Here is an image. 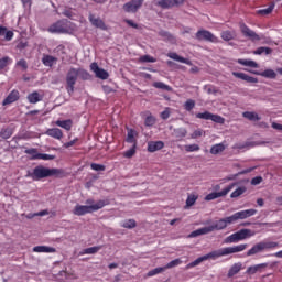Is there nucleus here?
<instances>
[{
	"label": "nucleus",
	"mask_w": 282,
	"mask_h": 282,
	"mask_svg": "<svg viewBox=\"0 0 282 282\" xmlns=\"http://www.w3.org/2000/svg\"><path fill=\"white\" fill-rule=\"evenodd\" d=\"M167 57L172 58V61H177L178 63H184L185 65H191V61L177 55V53H175V52L167 53Z\"/></svg>",
	"instance_id": "obj_28"
},
{
	"label": "nucleus",
	"mask_w": 282,
	"mask_h": 282,
	"mask_svg": "<svg viewBox=\"0 0 282 282\" xmlns=\"http://www.w3.org/2000/svg\"><path fill=\"white\" fill-rule=\"evenodd\" d=\"M160 35L164 39V41H167L169 43L175 44L177 43V40L173 36V34L169 32H162Z\"/></svg>",
	"instance_id": "obj_41"
},
{
	"label": "nucleus",
	"mask_w": 282,
	"mask_h": 282,
	"mask_svg": "<svg viewBox=\"0 0 282 282\" xmlns=\"http://www.w3.org/2000/svg\"><path fill=\"white\" fill-rule=\"evenodd\" d=\"M86 204H90L89 206L87 205H77L75 206L73 213L77 215L78 217L83 215H87L89 213H94L96 210H100V208H105L107 206L106 200H98L97 203L94 204V199H88L86 200Z\"/></svg>",
	"instance_id": "obj_5"
},
{
	"label": "nucleus",
	"mask_w": 282,
	"mask_h": 282,
	"mask_svg": "<svg viewBox=\"0 0 282 282\" xmlns=\"http://www.w3.org/2000/svg\"><path fill=\"white\" fill-rule=\"evenodd\" d=\"M156 6H159V8H162L163 10H169L173 8V2L172 0H161L156 2Z\"/></svg>",
	"instance_id": "obj_40"
},
{
	"label": "nucleus",
	"mask_w": 282,
	"mask_h": 282,
	"mask_svg": "<svg viewBox=\"0 0 282 282\" xmlns=\"http://www.w3.org/2000/svg\"><path fill=\"white\" fill-rule=\"evenodd\" d=\"M78 78L87 80V78H89V73L83 68L70 67L66 73V91H68L69 96L74 94Z\"/></svg>",
	"instance_id": "obj_2"
},
{
	"label": "nucleus",
	"mask_w": 282,
	"mask_h": 282,
	"mask_svg": "<svg viewBox=\"0 0 282 282\" xmlns=\"http://www.w3.org/2000/svg\"><path fill=\"white\" fill-rule=\"evenodd\" d=\"M15 67H19L22 69V72H28V61L25 59H20L17 62Z\"/></svg>",
	"instance_id": "obj_54"
},
{
	"label": "nucleus",
	"mask_w": 282,
	"mask_h": 282,
	"mask_svg": "<svg viewBox=\"0 0 282 282\" xmlns=\"http://www.w3.org/2000/svg\"><path fill=\"white\" fill-rule=\"evenodd\" d=\"M164 149V142L162 141H151L148 143L149 153H155V151H160Z\"/></svg>",
	"instance_id": "obj_18"
},
{
	"label": "nucleus",
	"mask_w": 282,
	"mask_h": 282,
	"mask_svg": "<svg viewBox=\"0 0 282 282\" xmlns=\"http://www.w3.org/2000/svg\"><path fill=\"white\" fill-rule=\"evenodd\" d=\"M254 74H258V76H262L263 78H271V79L276 78V73L272 69H265L262 73H254Z\"/></svg>",
	"instance_id": "obj_37"
},
{
	"label": "nucleus",
	"mask_w": 282,
	"mask_h": 282,
	"mask_svg": "<svg viewBox=\"0 0 282 282\" xmlns=\"http://www.w3.org/2000/svg\"><path fill=\"white\" fill-rule=\"evenodd\" d=\"M184 109H185L186 111H193V109H195V100L188 99V100L184 104Z\"/></svg>",
	"instance_id": "obj_56"
},
{
	"label": "nucleus",
	"mask_w": 282,
	"mask_h": 282,
	"mask_svg": "<svg viewBox=\"0 0 282 282\" xmlns=\"http://www.w3.org/2000/svg\"><path fill=\"white\" fill-rule=\"evenodd\" d=\"M202 135H206V132L203 129H197L191 134V138L197 140V138H202Z\"/></svg>",
	"instance_id": "obj_57"
},
{
	"label": "nucleus",
	"mask_w": 282,
	"mask_h": 282,
	"mask_svg": "<svg viewBox=\"0 0 282 282\" xmlns=\"http://www.w3.org/2000/svg\"><path fill=\"white\" fill-rule=\"evenodd\" d=\"M236 235H238V239L240 241H243L246 239H250V237H254V231H252L251 229H241L237 231Z\"/></svg>",
	"instance_id": "obj_23"
},
{
	"label": "nucleus",
	"mask_w": 282,
	"mask_h": 282,
	"mask_svg": "<svg viewBox=\"0 0 282 282\" xmlns=\"http://www.w3.org/2000/svg\"><path fill=\"white\" fill-rule=\"evenodd\" d=\"M135 226H138V223H135L134 219L126 220V221L122 224V228H128L129 230H131L132 228H135Z\"/></svg>",
	"instance_id": "obj_50"
},
{
	"label": "nucleus",
	"mask_w": 282,
	"mask_h": 282,
	"mask_svg": "<svg viewBox=\"0 0 282 282\" xmlns=\"http://www.w3.org/2000/svg\"><path fill=\"white\" fill-rule=\"evenodd\" d=\"M239 29L242 35H245L246 39H249V41H252V43H257V41H261L263 39L261 35L257 34L253 30H251L246 23L240 22Z\"/></svg>",
	"instance_id": "obj_8"
},
{
	"label": "nucleus",
	"mask_w": 282,
	"mask_h": 282,
	"mask_svg": "<svg viewBox=\"0 0 282 282\" xmlns=\"http://www.w3.org/2000/svg\"><path fill=\"white\" fill-rule=\"evenodd\" d=\"M213 225L209 227H203L198 230H195L191 234V237H199V235H208V232H213Z\"/></svg>",
	"instance_id": "obj_29"
},
{
	"label": "nucleus",
	"mask_w": 282,
	"mask_h": 282,
	"mask_svg": "<svg viewBox=\"0 0 282 282\" xmlns=\"http://www.w3.org/2000/svg\"><path fill=\"white\" fill-rule=\"evenodd\" d=\"M46 135L54 138L55 140H63V130L58 128H52L46 130Z\"/></svg>",
	"instance_id": "obj_26"
},
{
	"label": "nucleus",
	"mask_w": 282,
	"mask_h": 282,
	"mask_svg": "<svg viewBox=\"0 0 282 282\" xmlns=\"http://www.w3.org/2000/svg\"><path fill=\"white\" fill-rule=\"evenodd\" d=\"M76 31V24L69 20H59L51 24L47 32L51 34H73Z\"/></svg>",
	"instance_id": "obj_4"
},
{
	"label": "nucleus",
	"mask_w": 282,
	"mask_h": 282,
	"mask_svg": "<svg viewBox=\"0 0 282 282\" xmlns=\"http://www.w3.org/2000/svg\"><path fill=\"white\" fill-rule=\"evenodd\" d=\"M225 221H226L227 225L228 224H235V221H238L237 214H234V215H231L229 217H226Z\"/></svg>",
	"instance_id": "obj_61"
},
{
	"label": "nucleus",
	"mask_w": 282,
	"mask_h": 282,
	"mask_svg": "<svg viewBox=\"0 0 282 282\" xmlns=\"http://www.w3.org/2000/svg\"><path fill=\"white\" fill-rule=\"evenodd\" d=\"M171 117V108H165L163 112H161L162 120H169Z\"/></svg>",
	"instance_id": "obj_60"
},
{
	"label": "nucleus",
	"mask_w": 282,
	"mask_h": 282,
	"mask_svg": "<svg viewBox=\"0 0 282 282\" xmlns=\"http://www.w3.org/2000/svg\"><path fill=\"white\" fill-rule=\"evenodd\" d=\"M28 41H20L18 44H17V50H25V47H28Z\"/></svg>",
	"instance_id": "obj_64"
},
{
	"label": "nucleus",
	"mask_w": 282,
	"mask_h": 282,
	"mask_svg": "<svg viewBox=\"0 0 282 282\" xmlns=\"http://www.w3.org/2000/svg\"><path fill=\"white\" fill-rule=\"evenodd\" d=\"M166 270L165 267H160L148 272V276H155V274H162Z\"/></svg>",
	"instance_id": "obj_52"
},
{
	"label": "nucleus",
	"mask_w": 282,
	"mask_h": 282,
	"mask_svg": "<svg viewBox=\"0 0 282 282\" xmlns=\"http://www.w3.org/2000/svg\"><path fill=\"white\" fill-rule=\"evenodd\" d=\"M237 63L245 67H252L253 69L259 68V64L252 59H238Z\"/></svg>",
	"instance_id": "obj_30"
},
{
	"label": "nucleus",
	"mask_w": 282,
	"mask_h": 282,
	"mask_svg": "<svg viewBox=\"0 0 282 282\" xmlns=\"http://www.w3.org/2000/svg\"><path fill=\"white\" fill-rule=\"evenodd\" d=\"M274 248H279V242H258L247 251V257H253V254H259V252H263V250H273Z\"/></svg>",
	"instance_id": "obj_6"
},
{
	"label": "nucleus",
	"mask_w": 282,
	"mask_h": 282,
	"mask_svg": "<svg viewBox=\"0 0 282 282\" xmlns=\"http://www.w3.org/2000/svg\"><path fill=\"white\" fill-rule=\"evenodd\" d=\"M90 69L94 72L95 76L101 80H107V78H109V73L102 68H99L98 63H91Z\"/></svg>",
	"instance_id": "obj_14"
},
{
	"label": "nucleus",
	"mask_w": 282,
	"mask_h": 282,
	"mask_svg": "<svg viewBox=\"0 0 282 282\" xmlns=\"http://www.w3.org/2000/svg\"><path fill=\"white\" fill-rule=\"evenodd\" d=\"M176 265H182V260L181 259H175V260H172L171 262H169L165 265V270H171V268H176Z\"/></svg>",
	"instance_id": "obj_53"
},
{
	"label": "nucleus",
	"mask_w": 282,
	"mask_h": 282,
	"mask_svg": "<svg viewBox=\"0 0 282 282\" xmlns=\"http://www.w3.org/2000/svg\"><path fill=\"white\" fill-rule=\"evenodd\" d=\"M57 61H58V58H56L52 55H44L42 58V63L46 67H52V65H54V63H57Z\"/></svg>",
	"instance_id": "obj_31"
},
{
	"label": "nucleus",
	"mask_w": 282,
	"mask_h": 282,
	"mask_svg": "<svg viewBox=\"0 0 282 282\" xmlns=\"http://www.w3.org/2000/svg\"><path fill=\"white\" fill-rule=\"evenodd\" d=\"M10 63H12V59L8 56L0 58V72L2 69H6V67H8V65H10Z\"/></svg>",
	"instance_id": "obj_46"
},
{
	"label": "nucleus",
	"mask_w": 282,
	"mask_h": 282,
	"mask_svg": "<svg viewBox=\"0 0 282 282\" xmlns=\"http://www.w3.org/2000/svg\"><path fill=\"white\" fill-rule=\"evenodd\" d=\"M138 132L133 129L128 130L126 142H129L130 144H133L134 147H138Z\"/></svg>",
	"instance_id": "obj_24"
},
{
	"label": "nucleus",
	"mask_w": 282,
	"mask_h": 282,
	"mask_svg": "<svg viewBox=\"0 0 282 282\" xmlns=\"http://www.w3.org/2000/svg\"><path fill=\"white\" fill-rule=\"evenodd\" d=\"M243 270V264L241 262L235 263L228 271V279H232L236 274H239Z\"/></svg>",
	"instance_id": "obj_25"
},
{
	"label": "nucleus",
	"mask_w": 282,
	"mask_h": 282,
	"mask_svg": "<svg viewBox=\"0 0 282 282\" xmlns=\"http://www.w3.org/2000/svg\"><path fill=\"white\" fill-rule=\"evenodd\" d=\"M196 39L197 41H207L208 43H219V39L208 30L197 31Z\"/></svg>",
	"instance_id": "obj_10"
},
{
	"label": "nucleus",
	"mask_w": 282,
	"mask_h": 282,
	"mask_svg": "<svg viewBox=\"0 0 282 282\" xmlns=\"http://www.w3.org/2000/svg\"><path fill=\"white\" fill-rule=\"evenodd\" d=\"M196 118H198L199 120H212L217 124H224V122H226V119H224L221 116L213 115L212 112H208V111L196 113Z\"/></svg>",
	"instance_id": "obj_9"
},
{
	"label": "nucleus",
	"mask_w": 282,
	"mask_h": 282,
	"mask_svg": "<svg viewBox=\"0 0 282 282\" xmlns=\"http://www.w3.org/2000/svg\"><path fill=\"white\" fill-rule=\"evenodd\" d=\"M33 252L52 253V252H56V248L47 247V246H36V247L33 248Z\"/></svg>",
	"instance_id": "obj_32"
},
{
	"label": "nucleus",
	"mask_w": 282,
	"mask_h": 282,
	"mask_svg": "<svg viewBox=\"0 0 282 282\" xmlns=\"http://www.w3.org/2000/svg\"><path fill=\"white\" fill-rule=\"evenodd\" d=\"M89 21L91 25H94L95 28H99L100 30H107V25H105V21H102L100 18H96V15L90 14Z\"/></svg>",
	"instance_id": "obj_20"
},
{
	"label": "nucleus",
	"mask_w": 282,
	"mask_h": 282,
	"mask_svg": "<svg viewBox=\"0 0 282 282\" xmlns=\"http://www.w3.org/2000/svg\"><path fill=\"white\" fill-rule=\"evenodd\" d=\"M272 10H274V4L269 6L267 9L259 10L258 14L265 17L268 14H272Z\"/></svg>",
	"instance_id": "obj_55"
},
{
	"label": "nucleus",
	"mask_w": 282,
	"mask_h": 282,
	"mask_svg": "<svg viewBox=\"0 0 282 282\" xmlns=\"http://www.w3.org/2000/svg\"><path fill=\"white\" fill-rule=\"evenodd\" d=\"M90 169H93V171H105V165L98 164V163H93L90 164Z\"/></svg>",
	"instance_id": "obj_62"
},
{
	"label": "nucleus",
	"mask_w": 282,
	"mask_h": 282,
	"mask_svg": "<svg viewBox=\"0 0 282 282\" xmlns=\"http://www.w3.org/2000/svg\"><path fill=\"white\" fill-rule=\"evenodd\" d=\"M99 250H102V246L86 248L80 254H96Z\"/></svg>",
	"instance_id": "obj_38"
},
{
	"label": "nucleus",
	"mask_w": 282,
	"mask_h": 282,
	"mask_svg": "<svg viewBox=\"0 0 282 282\" xmlns=\"http://www.w3.org/2000/svg\"><path fill=\"white\" fill-rule=\"evenodd\" d=\"M228 225L226 223V218H221L218 221H216L214 225H212L213 230H224V228H227Z\"/></svg>",
	"instance_id": "obj_36"
},
{
	"label": "nucleus",
	"mask_w": 282,
	"mask_h": 282,
	"mask_svg": "<svg viewBox=\"0 0 282 282\" xmlns=\"http://www.w3.org/2000/svg\"><path fill=\"white\" fill-rule=\"evenodd\" d=\"M265 268H268V263L251 265L247 269V274L252 275V274H257V272H263Z\"/></svg>",
	"instance_id": "obj_21"
},
{
	"label": "nucleus",
	"mask_w": 282,
	"mask_h": 282,
	"mask_svg": "<svg viewBox=\"0 0 282 282\" xmlns=\"http://www.w3.org/2000/svg\"><path fill=\"white\" fill-rule=\"evenodd\" d=\"M272 53V48L270 47H265V46H261L258 50L253 51V54L256 55H261V54H271Z\"/></svg>",
	"instance_id": "obj_47"
},
{
	"label": "nucleus",
	"mask_w": 282,
	"mask_h": 282,
	"mask_svg": "<svg viewBox=\"0 0 282 282\" xmlns=\"http://www.w3.org/2000/svg\"><path fill=\"white\" fill-rule=\"evenodd\" d=\"M45 98V93L43 90L33 91L28 95L26 99L31 105H36V102H41Z\"/></svg>",
	"instance_id": "obj_15"
},
{
	"label": "nucleus",
	"mask_w": 282,
	"mask_h": 282,
	"mask_svg": "<svg viewBox=\"0 0 282 282\" xmlns=\"http://www.w3.org/2000/svg\"><path fill=\"white\" fill-rule=\"evenodd\" d=\"M24 153H26V155H32L31 160H55L56 158L54 155L39 153L36 148L26 149Z\"/></svg>",
	"instance_id": "obj_11"
},
{
	"label": "nucleus",
	"mask_w": 282,
	"mask_h": 282,
	"mask_svg": "<svg viewBox=\"0 0 282 282\" xmlns=\"http://www.w3.org/2000/svg\"><path fill=\"white\" fill-rule=\"evenodd\" d=\"M64 175L65 171L61 169H50L43 165H39L33 170L31 177L32 180L39 181L45 177H63Z\"/></svg>",
	"instance_id": "obj_3"
},
{
	"label": "nucleus",
	"mask_w": 282,
	"mask_h": 282,
	"mask_svg": "<svg viewBox=\"0 0 282 282\" xmlns=\"http://www.w3.org/2000/svg\"><path fill=\"white\" fill-rule=\"evenodd\" d=\"M274 248H279V242H258L247 251V257H253V254H259V252H263V250H273Z\"/></svg>",
	"instance_id": "obj_7"
},
{
	"label": "nucleus",
	"mask_w": 282,
	"mask_h": 282,
	"mask_svg": "<svg viewBox=\"0 0 282 282\" xmlns=\"http://www.w3.org/2000/svg\"><path fill=\"white\" fill-rule=\"evenodd\" d=\"M144 0H131L123 6L124 12H138L142 8Z\"/></svg>",
	"instance_id": "obj_13"
},
{
	"label": "nucleus",
	"mask_w": 282,
	"mask_h": 282,
	"mask_svg": "<svg viewBox=\"0 0 282 282\" xmlns=\"http://www.w3.org/2000/svg\"><path fill=\"white\" fill-rule=\"evenodd\" d=\"M239 236L237 235V232H235L225 238L224 243H239Z\"/></svg>",
	"instance_id": "obj_42"
},
{
	"label": "nucleus",
	"mask_w": 282,
	"mask_h": 282,
	"mask_svg": "<svg viewBox=\"0 0 282 282\" xmlns=\"http://www.w3.org/2000/svg\"><path fill=\"white\" fill-rule=\"evenodd\" d=\"M135 145H132V148L123 153V158H133L135 155Z\"/></svg>",
	"instance_id": "obj_59"
},
{
	"label": "nucleus",
	"mask_w": 282,
	"mask_h": 282,
	"mask_svg": "<svg viewBox=\"0 0 282 282\" xmlns=\"http://www.w3.org/2000/svg\"><path fill=\"white\" fill-rule=\"evenodd\" d=\"M156 89H163L164 91H171V86L162 83V82H154L152 84Z\"/></svg>",
	"instance_id": "obj_44"
},
{
	"label": "nucleus",
	"mask_w": 282,
	"mask_h": 282,
	"mask_svg": "<svg viewBox=\"0 0 282 282\" xmlns=\"http://www.w3.org/2000/svg\"><path fill=\"white\" fill-rule=\"evenodd\" d=\"M232 188H235V184H231L229 186H227L226 188H224L221 192H214L208 194L205 199L206 202H213V199H217L219 197H226V195L228 194L229 191H232Z\"/></svg>",
	"instance_id": "obj_12"
},
{
	"label": "nucleus",
	"mask_w": 282,
	"mask_h": 282,
	"mask_svg": "<svg viewBox=\"0 0 282 282\" xmlns=\"http://www.w3.org/2000/svg\"><path fill=\"white\" fill-rule=\"evenodd\" d=\"M0 138H3V140H8L9 138H12V130L9 128H3L0 131Z\"/></svg>",
	"instance_id": "obj_48"
},
{
	"label": "nucleus",
	"mask_w": 282,
	"mask_h": 282,
	"mask_svg": "<svg viewBox=\"0 0 282 282\" xmlns=\"http://www.w3.org/2000/svg\"><path fill=\"white\" fill-rule=\"evenodd\" d=\"M232 76H235V78H240V80H246V83H259V79L257 77L249 76L246 73L234 72Z\"/></svg>",
	"instance_id": "obj_17"
},
{
	"label": "nucleus",
	"mask_w": 282,
	"mask_h": 282,
	"mask_svg": "<svg viewBox=\"0 0 282 282\" xmlns=\"http://www.w3.org/2000/svg\"><path fill=\"white\" fill-rule=\"evenodd\" d=\"M246 191H248V188L246 186L238 187L236 191H234L231 193V195H230L231 199L241 197V195H243V193H246Z\"/></svg>",
	"instance_id": "obj_39"
},
{
	"label": "nucleus",
	"mask_w": 282,
	"mask_h": 282,
	"mask_svg": "<svg viewBox=\"0 0 282 282\" xmlns=\"http://www.w3.org/2000/svg\"><path fill=\"white\" fill-rule=\"evenodd\" d=\"M56 127H61L62 129H65L66 131H72V127H74V121L72 119H67L64 121L57 120L55 121Z\"/></svg>",
	"instance_id": "obj_27"
},
{
	"label": "nucleus",
	"mask_w": 282,
	"mask_h": 282,
	"mask_svg": "<svg viewBox=\"0 0 282 282\" xmlns=\"http://www.w3.org/2000/svg\"><path fill=\"white\" fill-rule=\"evenodd\" d=\"M175 133H176V138H186V129H178V130H175Z\"/></svg>",
	"instance_id": "obj_63"
},
{
	"label": "nucleus",
	"mask_w": 282,
	"mask_h": 282,
	"mask_svg": "<svg viewBox=\"0 0 282 282\" xmlns=\"http://www.w3.org/2000/svg\"><path fill=\"white\" fill-rule=\"evenodd\" d=\"M224 151H226V145H224L223 143L215 144L210 149L212 155H217L219 153H224Z\"/></svg>",
	"instance_id": "obj_35"
},
{
	"label": "nucleus",
	"mask_w": 282,
	"mask_h": 282,
	"mask_svg": "<svg viewBox=\"0 0 282 282\" xmlns=\"http://www.w3.org/2000/svg\"><path fill=\"white\" fill-rule=\"evenodd\" d=\"M237 219H248V217H252V215H257V209H246L241 212L235 213Z\"/></svg>",
	"instance_id": "obj_22"
},
{
	"label": "nucleus",
	"mask_w": 282,
	"mask_h": 282,
	"mask_svg": "<svg viewBox=\"0 0 282 282\" xmlns=\"http://www.w3.org/2000/svg\"><path fill=\"white\" fill-rule=\"evenodd\" d=\"M242 116L243 118H247V120H251V122H259V120H261V117H259L257 112L246 111Z\"/></svg>",
	"instance_id": "obj_34"
},
{
	"label": "nucleus",
	"mask_w": 282,
	"mask_h": 282,
	"mask_svg": "<svg viewBox=\"0 0 282 282\" xmlns=\"http://www.w3.org/2000/svg\"><path fill=\"white\" fill-rule=\"evenodd\" d=\"M156 119L155 117H153L151 113H149L145 118L144 124L145 127H153V124H155Z\"/></svg>",
	"instance_id": "obj_51"
},
{
	"label": "nucleus",
	"mask_w": 282,
	"mask_h": 282,
	"mask_svg": "<svg viewBox=\"0 0 282 282\" xmlns=\"http://www.w3.org/2000/svg\"><path fill=\"white\" fill-rule=\"evenodd\" d=\"M248 248V245H238L234 247H226L219 250H215L209 252L206 256H203L192 263L186 265V270H191V268H195L196 265H199V263H203V261H208V259H219V257H226L228 254H237V252H243Z\"/></svg>",
	"instance_id": "obj_1"
},
{
	"label": "nucleus",
	"mask_w": 282,
	"mask_h": 282,
	"mask_svg": "<svg viewBox=\"0 0 282 282\" xmlns=\"http://www.w3.org/2000/svg\"><path fill=\"white\" fill-rule=\"evenodd\" d=\"M0 36H4L6 41H12L14 32L8 31V28L6 26H0Z\"/></svg>",
	"instance_id": "obj_33"
},
{
	"label": "nucleus",
	"mask_w": 282,
	"mask_h": 282,
	"mask_svg": "<svg viewBox=\"0 0 282 282\" xmlns=\"http://www.w3.org/2000/svg\"><path fill=\"white\" fill-rule=\"evenodd\" d=\"M20 95L19 90H12L8 97L3 100L2 105L6 107V105H12V102H17L19 100Z\"/></svg>",
	"instance_id": "obj_19"
},
{
	"label": "nucleus",
	"mask_w": 282,
	"mask_h": 282,
	"mask_svg": "<svg viewBox=\"0 0 282 282\" xmlns=\"http://www.w3.org/2000/svg\"><path fill=\"white\" fill-rule=\"evenodd\" d=\"M198 196L195 194L188 195L186 199V208H191V206H194V204L197 202Z\"/></svg>",
	"instance_id": "obj_43"
},
{
	"label": "nucleus",
	"mask_w": 282,
	"mask_h": 282,
	"mask_svg": "<svg viewBox=\"0 0 282 282\" xmlns=\"http://www.w3.org/2000/svg\"><path fill=\"white\" fill-rule=\"evenodd\" d=\"M235 39V32L234 31H224L221 33V40L223 41H232Z\"/></svg>",
	"instance_id": "obj_45"
},
{
	"label": "nucleus",
	"mask_w": 282,
	"mask_h": 282,
	"mask_svg": "<svg viewBox=\"0 0 282 282\" xmlns=\"http://www.w3.org/2000/svg\"><path fill=\"white\" fill-rule=\"evenodd\" d=\"M184 149L187 153H193L195 151H199V145L195 144V143L194 144H188V145H185Z\"/></svg>",
	"instance_id": "obj_58"
},
{
	"label": "nucleus",
	"mask_w": 282,
	"mask_h": 282,
	"mask_svg": "<svg viewBox=\"0 0 282 282\" xmlns=\"http://www.w3.org/2000/svg\"><path fill=\"white\" fill-rule=\"evenodd\" d=\"M158 59L151 55H143L139 58V63H156Z\"/></svg>",
	"instance_id": "obj_49"
},
{
	"label": "nucleus",
	"mask_w": 282,
	"mask_h": 282,
	"mask_svg": "<svg viewBox=\"0 0 282 282\" xmlns=\"http://www.w3.org/2000/svg\"><path fill=\"white\" fill-rule=\"evenodd\" d=\"M232 76H235V78H240V80H246V83H259V79L257 77L249 76L246 73L234 72Z\"/></svg>",
	"instance_id": "obj_16"
}]
</instances>
